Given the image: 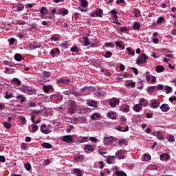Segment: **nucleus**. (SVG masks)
I'll list each match as a JSON object with an SVG mask.
<instances>
[{
    "label": "nucleus",
    "instance_id": "38",
    "mask_svg": "<svg viewBox=\"0 0 176 176\" xmlns=\"http://www.w3.org/2000/svg\"><path fill=\"white\" fill-rule=\"evenodd\" d=\"M51 41H53L54 42H57V41H58V39H60V36H58V34H54L51 36L50 38Z\"/></svg>",
    "mask_w": 176,
    "mask_h": 176
},
{
    "label": "nucleus",
    "instance_id": "2",
    "mask_svg": "<svg viewBox=\"0 0 176 176\" xmlns=\"http://www.w3.org/2000/svg\"><path fill=\"white\" fill-rule=\"evenodd\" d=\"M146 60H148V56L145 54H142L138 57L136 64L138 65H142V64L146 63Z\"/></svg>",
    "mask_w": 176,
    "mask_h": 176
},
{
    "label": "nucleus",
    "instance_id": "31",
    "mask_svg": "<svg viewBox=\"0 0 176 176\" xmlns=\"http://www.w3.org/2000/svg\"><path fill=\"white\" fill-rule=\"evenodd\" d=\"M100 118H101V115L98 113H94L91 116V119L93 120H97V119H100Z\"/></svg>",
    "mask_w": 176,
    "mask_h": 176
},
{
    "label": "nucleus",
    "instance_id": "24",
    "mask_svg": "<svg viewBox=\"0 0 176 176\" xmlns=\"http://www.w3.org/2000/svg\"><path fill=\"white\" fill-rule=\"evenodd\" d=\"M141 109H142V106L140 104V103L134 104L133 111H135V112H140Z\"/></svg>",
    "mask_w": 176,
    "mask_h": 176
},
{
    "label": "nucleus",
    "instance_id": "8",
    "mask_svg": "<svg viewBox=\"0 0 176 176\" xmlns=\"http://www.w3.org/2000/svg\"><path fill=\"white\" fill-rule=\"evenodd\" d=\"M41 131L43 134H50L52 133V129L50 127L46 128V124H43L41 126Z\"/></svg>",
    "mask_w": 176,
    "mask_h": 176
},
{
    "label": "nucleus",
    "instance_id": "52",
    "mask_svg": "<svg viewBox=\"0 0 176 176\" xmlns=\"http://www.w3.org/2000/svg\"><path fill=\"white\" fill-rule=\"evenodd\" d=\"M3 126H4V127H6V129H9L12 128V124H10V122H4Z\"/></svg>",
    "mask_w": 176,
    "mask_h": 176
},
{
    "label": "nucleus",
    "instance_id": "49",
    "mask_svg": "<svg viewBox=\"0 0 176 176\" xmlns=\"http://www.w3.org/2000/svg\"><path fill=\"white\" fill-rule=\"evenodd\" d=\"M71 52L72 53H78L79 52V48L77 46H74L71 48Z\"/></svg>",
    "mask_w": 176,
    "mask_h": 176
},
{
    "label": "nucleus",
    "instance_id": "63",
    "mask_svg": "<svg viewBox=\"0 0 176 176\" xmlns=\"http://www.w3.org/2000/svg\"><path fill=\"white\" fill-rule=\"evenodd\" d=\"M168 141L169 142H174V141H175V138H174V137L173 135H169V138L168 139Z\"/></svg>",
    "mask_w": 176,
    "mask_h": 176
},
{
    "label": "nucleus",
    "instance_id": "59",
    "mask_svg": "<svg viewBox=\"0 0 176 176\" xmlns=\"http://www.w3.org/2000/svg\"><path fill=\"white\" fill-rule=\"evenodd\" d=\"M106 47H115V44L112 42L105 44Z\"/></svg>",
    "mask_w": 176,
    "mask_h": 176
},
{
    "label": "nucleus",
    "instance_id": "58",
    "mask_svg": "<svg viewBox=\"0 0 176 176\" xmlns=\"http://www.w3.org/2000/svg\"><path fill=\"white\" fill-rule=\"evenodd\" d=\"M165 86L162 85V84H160L158 85L157 86H156V90H163V89H164Z\"/></svg>",
    "mask_w": 176,
    "mask_h": 176
},
{
    "label": "nucleus",
    "instance_id": "1",
    "mask_svg": "<svg viewBox=\"0 0 176 176\" xmlns=\"http://www.w3.org/2000/svg\"><path fill=\"white\" fill-rule=\"evenodd\" d=\"M20 90H21L23 93L28 94L29 96H32V94H35V93H36V90H35V89L27 85H22L20 87Z\"/></svg>",
    "mask_w": 176,
    "mask_h": 176
},
{
    "label": "nucleus",
    "instance_id": "10",
    "mask_svg": "<svg viewBox=\"0 0 176 176\" xmlns=\"http://www.w3.org/2000/svg\"><path fill=\"white\" fill-rule=\"evenodd\" d=\"M56 82L58 84L68 85V83L69 82H71V80H69V78H68L67 77H63V78H58V80H56Z\"/></svg>",
    "mask_w": 176,
    "mask_h": 176
},
{
    "label": "nucleus",
    "instance_id": "6",
    "mask_svg": "<svg viewBox=\"0 0 176 176\" xmlns=\"http://www.w3.org/2000/svg\"><path fill=\"white\" fill-rule=\"evenodd\" d=\"M95 147L91 144H85L84 146V151L86 153H90L94 152Z\"/></svg>",
    "mask_w": 176,
    "mask_h": 176
},
{
    "label": "nucleus",
    "instance_id": "15",
    "mask_svg": "<svg viewBox=\"0 0 176 176\" xmlns=\"http://www.w3.org/2000/svg\"><path fill=\"white\" fill-rule=\"evenodd\" d=\"M56 14H58L59 16H67V14H68V9H59L58 12H56Z\"/></svg>",
    "mask_w": 176,
    "mask_h": 176
},
{
    "label": "nucleus",
    "instance_id": "13",
    "mask_svg": "<svg viewBox=\"0 0 176 176\" xmlns=\"http://www.w3.org/2000/svg\"><path fill=\"white\" fill-rule=\"evenodd\" d=\"M119 102L120 101L118 98H113L109 100V104L110 107H111L112 108H115L116 105L119 104Z\"/></svg>",
    "mask_w": 176,
    "mask_h": 176
},
{
    "label": "nucleus",
    "instance_id": "32",
    "mask_svg": "<svg viewBox=\"0 0 176 176\" xmlns=\"http://www.w3.org/2000/svg\"><path fill=\"white\" fill-rule=\"evenodd\" d=\"M16 98L18 100H20L21 104H23V102H25V96L24 95H17Z\"/></svg>",
    "mask_w": 176,
    "mask_h": 176
},
{
    "label": "nucleus",
    "instance_id": "12",
    "mask_svg": "<svg viewBox=\"0 0 176 176\" xmlns=\"http://www.w3.org/2000/svg\"><path fill=\"white\" fill-rule=\"evenodd\" d=\"M36 115H38V112L36 111H33L31 113V121L32 122V123H34L35 124H38V123H41V120L38 119L36 121H35V118H36Z\"/></svg>",
    "mask_w": 176,
    "mask_h": 176
},
{
    "label": "nucleus",
    "instance_id": "22",
    "mask_svg": "<svg viewBox=\"0 0 176 176\" xmlns=\"http://www.w3.org/2000/svg\"><path fill=\"white\" fill-rule=\"evenodd\" d=\"M139 104L142 107H148V101L146 100V99L144 98H140Z\"/></svg>",
    "mask_w": 176,
    "mask_h": 176
},
{
    "label": "nucleus",
    "instance_id": "25",
    "mask_svg": "<svg viewBox=\"0 0 176 176\" xmlns=\"http://www.w3.org/2000/svg\"><path fill=\"white\" fill-rule=\"evenodd\" d=\"M120 109L122 111V112H129L130 111V107L127 104H125L120 107Z\"/></svg>",
    "mask_w": 176,
    "mask_h": 176
},
{
    "label": "nucleus",
    "instance_id": "28",
    "mask_svg": "<svg viewBox=\"0 0 176 176\" xmlns=\"http://www.w3.org/2000/svg\"><path fill=\"white\" fill-rule=\"evenodd\" d=\"M43 91H45V93H49L50 90H53V86L43 85Z\"/></svg>",
    "mask_w": 176,
    "mask_h": 176
},
{
    "label": "nucleus",
    "instance_id": "61",
    "mask_svg": "<svg viewBox=\"0 0 176 176\" xmlns=\"http://www.w3.org/2000/svg\"><path fill=\"white\" fill-rule=\"evenodd\" d=\"M25 168L28 170V171H30L31 170V164H25Z\"/></svg>",
    "mask_w": 176,
    "mask_h": 176
},
{
    "label": "nucleus",
    "instance_id": "51",
    "mask_svg": "<svg viewBox=\"0 0 176 176\" xmlns=\"http://www.w3.org/2000/svg\"><path fill=\"white\" fill-rule=\"evenodd\" d=\"M42 146L43 148H46L47 149H50V148H52V144L50 143H43Z\"/></svg>",
    "mask_w": 176,
    "mask_h": 176
},
{
    "label": "nucleus",
    "instance_id": "50",
    "mask_svg": "<svg viewBox=\"0 0 176 176\" xmlns=\"http://www.w3.org/2000/svg\"><path fill=\"white\" fill-rule=\"evenodd\" d=\"M90 45V41L89 40V37H85L84 38V46H89Z\"/></svg>",
    "mask_w": 176,
    "mask_h": 176
},
{
    "label": "nucleus",
    "instance_id": "47",
    "mask_svg": "<svg viewBox=\"0 0 176 176\" xmlns=\"http://www.w3.org/2000/svg\"><path fill=\"white\" fill-rule=\"evenodd\" d=\"M104 95H105V92L102 91H98L96 92V96H97L98 97H102Z\"/></svg>",
    "mask_w": 176,
    "mask_h": 176
},
{
    "label": "nucleus",
    "instance_id": "48",
    "mask_svg": "<svg viewBox=\"0 0 176 176\" xmlns=\"http://www.w3.org/2000/svg\"><path fill=\"white\" fill-rule=\"evenodd\" d=\"M80 3H81V6L82 8H87V5H88L87 1H86V0H80Z\"/></svg>",
    "mask_w": 176,
    "mask_h": 176
},
{
    "label": "nucleus",
    "instance_id": "20",
    "mask_svg": "<svg viewBox=\"0 0 176 176\" xmlns=\"http://www.w3.org/2000/svg\"><path fill=\"white\" fill-rule=\"evenodd\" d=\"M87 141H89V138L87 137L79 136L78 138V142L80 144H83V142H87Z\"/></svg>",
    "mask_w": 176,
    "mask_h": 176
},
{
    "label": "nucleus",
    "instance_id": "45",
    "mask_svg": "<svg viewBox=\"0 0 176 176\" xmlns=\"http://www.w3.org/2000/svg\"><path fill=\"white\" fill-rule=\"evenodd\" d=\"M12 82H13V83H15L16 85H18V86H20V85H21V81H20L17 78H14L12 80Z\"/></svg>",
    "mask_w": 176,
    "mask_h": 176
},
{
    "label": "nucleus",
    "instance_id": "30",
    "mask_svg": "<svg viewBox=\"0 0 176 176\" xmlns=\"http://www.w3.org/2000/svg\"><path fill=\"white\" fill-rule=\"evenodd\" d=\"M142 159L143 162H149L151 160V155L149 154H144L142 156Z\"/></svg>",
    "mask_w": 176,
    "mask_h": 176
},
{
    "label": "nucleus",
    "instance_id": "40",
    "mask_svg": "<svg viewBox=\"0 0 176 176\" xmlns=\"http://www.w3.org/2000/svg\"><path fill=\"white\" fill-rule=\"evenodd\" d=\"M116 45L118 46L120 49H122V50H124V45H122V41H116Z\"/></svg>",
    "mask_w": 176,
    "mask_h": 176
},
{
    "label": "nucleus",
    "instance_id": "46",
    "mask_svg": "<svg viewBox=\"0 0 176 176\" xmlns=\"http://www.w3.org/2000/svg\"><path fill=\"white\" fill-rule=\"evenodd\" d=\"M147 90L149 93H153L156 90V86L148 87Z\"/></svg>",
    "mask_w": 176,
    "mask_h": 176
},
{
    "label": "nucleus",
    "instance_id": "62",
    "mask_svg": "<svg viewBox=\"0 0 176 176\" xmlns=\"http://www.w3.org/2000/svg\"><path fill=\"white\" fill-rule=\"evenodd\" d=\"M50 164V160L49 159L45 160L43 162V166H47V164Z\"/></svg>",
    "mask_w": 176,
    "mask_h": 176
},
{
    "label": "nucleus",
    "instance_id": "11",
    "mask_svg": "<svg viewBox=\"0 0 176 176\" xmlns=\"http://www.w3.org/2000/svg\"><path fill=\"white\" fill-rule=\"evenodd\" d=\"M115 138H113V137L111 136V137H105L103 139V142H104V145H111V144H112V142H113Z\"/></svg>",
    "mask_w": 176,
    "mask_h": 176
},
{
    "label": "nucleus",
    "instance_id": "35",
    "mask_svg": "<svg viewBox=\"0 0 176 176\" xmlns=\"http://www.w3.org/2000/svg\"><path fill=\"white\" fill-rule=\"evenodd\" d=\"M164 89L166 90V94H170V93L173 92V87L168 85H165Z\"/></svg>",
    "mask_w": 176,
    "mask_h": 176
},
{
    "label": "nucleus",
    "instance_id": "37",
    "mask_svg": "<svg viewBox=\"0 0 176 176\" xmlns=\"http://www.w3.org/2000/svg\"><path fill=\"white\" fill-rule=\"evenodd\" d=\"M107 116L110 119H112V120H115V119H116V116H115V113L113 111H109L107 113Z\"/></svg>",
    "mask_w": 176,
    "mask_h": 176
},
{
    "label": "nucleus",
    "instance_id": "42",
    "mask_svg": "<svg viewBox=\"0 0 176 176\" xmlns=\"http://www.w3.org/2000/svg\"><path fill=\"white\" fill-rule=\"evenodd\" d=\"M38 129L39 128H38V125H36L35 124H32V133H36V131H38Z\"/></svg>",
    "mask_w": 176,
    "mask_h": 176
},
{
    "label": "nucleus",
    "instance_id": "33",
    "mask_svg": "<svg viewBox=\"0 0 176 176\" xmlns=\"http://www.w3.org/2000/svg\"><path fill=\"white\" fill-rule=\"evenodd\" d=\"M129 56H135V52L131 47H126Z\"/></svg>",
    "mask_w": 176,
    "mask_h": 176
},
{
    "label": "nucleus",
    "instance_id": "5",
    "mask_svg": "<svg viewBox=\"0 0 176 176\" xmlns=\"http://www.w3.org/2000/svg\"><path fill=\"white\" fill-rule=\"evenodd\" d=\"M104 10L101 8H98L96 12H91L90 16L91 17H102V14Z\"/></svg>",
    "mask_w": 176,
    "mask_h": 176
},
{
    "label": "nucleus",
    "instance_id": "43",
    "mask_svg": "<svg viewBox=\"0 0 176 176\" xmlns=\"http://www.w3.org/2000/svg\"><path fill=\"white\" fill-rule=\"evenodd\" d=\"M87 104L89 107H94L95 108L97 107V102L94 100H91L88 102Z\"/></svg>",
    "mask_w": 176,
    "mask_h": 176
},
{
    "label": "nucleus",
    "instance_id": "44",
    "mask_svg": "<svg viewBox=\"0 0 176 176\" xmlns=\"http://www.w3.org/2000/svg\"><path fill=\"white\" fill-rule=\"evenodd\" d=\"M4 72L6 74H14V69H9V68L6 67L5 69Z\"/></svg>",
    "mask_w": 176,
    "mask_h": 176
},
{
    "label": "nucleus",
    "instance_id": "4",
    "mask_svg": "<svg viewBox=\"0 0 176 176\" xmlns=\"http://www.w3.org/2000/svg\"><path fill=\"white\" fill-rule=\"evenodd\" d=\"M75 112H76V104L75 102L72 101L69 105L68 113H70V115H74Z\"/></svg>",
    "mask_w": 176,
    "mask_h": 176
},
{
    "label": "nucleus",
    "instance_id": "27",
    "mask_svg": "<svg viewBox=\"0 0 176 176\" xmlns=\"http://www.w3.org/2000/svg\"><path fill=\"white\" fill-rule=\"evenodd\" d=\"M85 157H83L82 155L78 154L76 155V156H74V159L75 160V162H82V160H83Z\"/></svg>",
    "mask_w": 176,
    "mask_h": 176
},
{
    "label": "nucleus",
    "instance_id": "7",
    "mask_svg": "<svg viewBox=\"0 0 176 176\" xmlns=\"http://www.w3.org/2000/svg\"><path fill=\"white\" fill-rule=\"evenodd\" d=\"M50 73L49 72H44L43 73V76L41 78V82H50Z\"/></svg>",
    "mask_w": 176,
    "mask_h": 176
},
{
    "label": "nucleus",
    "instance_id": "54",
    "mask_svg": "<svg viewBox=\"0 0 176 176\" xmlns=\"http://www.w3.org/2000/svg\"><path fill=\"white\" fill-rule=\"evenodd\" d=\"M135 17L138 18L141 16V12L140 10H135L134 12Z\"/></svg>",
    "mask_w": 176,
    "mask_h": 176
},
{
    "label": "nucleus",
    "instance_id": "16",
    "mask_svg": "<svg viewBox=\"0 0 176 176\" xmlns=\"http://www.w3.org/2000/svg\"><path fill=\"white\" fill-rule=\"evenodd\" d=\"M23 9H24V6L23 4H18L12 7V10H14V12H16V10L17 12H21V10H23Z\"/></svg>",
    "mask_w": 176,
    "mask_h": 176
},
{
    "label": "nucleus",
    "instance_id": "29",
    "mask_svg": "<svg viewBox=\"0 0 176 176\" xmlns=\"http://www.w3.org/2000/svg\"><path fill=\"white\" fill-rule=\"evenodd\" d=\"M74 174H75L77 176H82L83 175V173H82V170L79 168H74L73 170Z\"/></svg>",
    "mask_w": 176,
    "mask_h": 176
},
{
    "label": "nucleus",
    "instance_id": "34",
    "mask_svg": "<svg viewBox=\"0 0 176 176\" xmlns=\"http://www.w3.org/2000/svg\"><path fill=\"white\" fill-rule=\"evenodd\" d=\"M155 71L158 74L160 72H163V71H164V67H163L162 65H157L155 67Z\"/></svg>",
    "mask_w": 176,
    "mask_h": 176
},
{
    "label": "nucleus",
    "instance_id": "57",
    "mask_svg": "<svg viewBox=\"0 0 176 176\" xmlns=\"http://www.w3.org/2000/svg\"><path fill=\"white\" fill-rule=\"evenodd\" d=\"M12 97H13V94H9L8 91L6 92L5 98H6V100H9V98H12Z\"/></svg>",
    "mask_w": 176,
    "mask_h": 176
},
{
    "label": "nucleus",
    "instance_id": "60",
    "mask_svg": "<svg viewBox=\"0 0 176 176\" xmlns=\"http://www.w3.org/2000/svg\"><path fill=\"white\" fill-rule=\"evenodd\" d=\"M8 42L10 43V45L12 46V45H13L14 42H16V39L14 38H11L8 39Z\"/></svg>",
    "mask_w": 176,
    "mask_h": 176
},
{
    "label": "nucleus",
    "instance_id": "41",
    "mask_svg": "<svg viewBox=\"0 0 176 176\" xmlns=\"http://www.w3.org/2000/svg\"><path fill=\"white\" fill-rule=\"evenodd\" d=\"M14 59L16 61H21L23 60V56L20 54H16L14 56Z\"/></svg>",
    "mask_w": 176,
    "mask_h": 176
},
{
    "label": "nucleus",
    "instance_id": "55",
    "mask_svg": "<svg viewBox=\"0 0 176 176\" xmlns=\"http://www.w3.org/2000/svg\"><path fill=\"white\" fill-rule=\"evenodd\" d=\"M116 175L117 176H127V174L123 171H117L116 172Z\"/></svg>",
    "mask_w": 176,
    "mask_h": 176
},
{
    "label": "nucleus",
    "instance_id": "36",
    "mask_svg": "<svg viewBox=\"0 0 176 176\" xmlns=\"http://www.w3.org/2000/svg\"><path fill=\"white\" fill-rule=\"evenodd\" d=\"M156 137L160 141H164V138L163 137V135H162V133H160V131H157Z\"/></svg>",
    "mask_w": 176,
    "mask_h": 176
},
{
    "label": "nucleus",
    "instance_id": "26",
    "mask_svg": "<svg viewBox=\"0 0 176 176\" xmlns=\"http://www.w3.org/2000/svg\"><path fill=\"white\" fill-rule=\"evenodd\" d=\"M114 129L116 130H118V131L126 132L129 130V126H126L123 129V128L120 126H114Z\"/></svg>",
    "mask_w": 176,
    "mask_h": 176
},
{
    "label": "nucleus",
    "instance_id": "3",
    "mask_svg": "<svg viewBox=\"0 0 176 176\" xmlns=\"http://www.w3.org/2000/svg\"><path fill=\"white\" fill-rule=\"evenodd\" d=\"M127 156V153L123 150H118L116 153L115 157L118 160H122V159H124Z\"/></svg>",
    "mask_w": 176,
    "mask_h": 176
},
{
    "label": "nucleus",
    "instance_id": "9",
    "mask_svg": "<svg viewBox=\"0 0 176 176\" xmlns=\"http://www.w3.org/2000/svg\"><path fill=\"white\" fill-rule=\"evenodd\" d=\"M63 142H67V144H72L74 142V139H72V135H65L62 138Z\"/></svg>",
    "mask_w": 176,
    "mask_h": 176
},
{
    "label": "nucleus",
    "instance_id": "56",
    "mask_svg": "<svg viewBox=\"0 0 176 176\" xmlns=\"http://www.w3.org/2000/svg\"><path fill=\"white\" fill-rule=\"evenodd\" d=\"M103 56L106 58H109V57H112V52L109 51V52H106L105 54H103Z\"/></svg>",
    "mask_w": 176,
    "mask_h": 176
},
{
    "label": "nucleus",
    "instance_id": "19",
    "mask_svg": "<svg viewBox=\"0 0 176 176\" xmlns=\"http://www.w3.org/2000/svg\"><path fill=\"white\" fill-rule=\"evenodd\" d=\"M159 105H160V102L154 100L151 102V108H154V109H156V108L159 107Z\"/></svg>",
    "mask_w": 176,
    "mask_h": 176
},
{
    "label": "nucleus",
    "instance_id": "39",
    "mask_svg": "<svg viewBox=\"0 0 176 176\" xmlns=\"http://www.w3.org/2000/svg\"><path fill=\"white\" fill-rule=\"evenodd\" d=\"M59 46H60V47H62L63 49H68V46H69V45H68V41H64V42H63L62 43H60V44L59 45Z\"/></svg>",
    "mask_w": 176,
    "mask_h": 176
},
{
    "label": "nucleus",
    "instance_id": "23",
    "mask_svg": "<svg viewBox=\"0 0 176 176\" xmlns=\"http://www.w3.org/2000/svg\"><path fill=\"white\" fill-rule=\"evenodd\" d=\"M160 157L161 160H170V155L168 153H162Z\"/></svg>",
    "mask_w": 176,
    "mask_h": 176
},
{
    "label": "nucleus",
    "instance_id": "64",
    "mask_svg": "<svg viewBox=\"0 0 176 176\" xmlns=\"http://www.w3.org/2000/svg\"><path fill=\"white\" fill-rule=\"evenodd\" d=\"M131 69L135 75H138V69L135 67H131Z\"/></svg>",
    "mask_w": 176,
    "mask_h": 176
},
{
    "label": "nucleus",
    "instance_id": "21",
    "mask_svg": "<svg viewBox=\"0 0 176 176\" xmlns=\"http://www.w3.org/2000/svg\"><path fill=\"white\" fill-rule=\"evenodd\" d=\"M116 158V157L115 155L108 156V157L106 159V162L108 164H112Z\"/></svg>",
    "mask_w": 176,
    "mask_h": 176
},
{
    "label": "nucleus",
    "instance_id": "18",
    "mask_svg": "<svg viewBox=\"0 0 176 176\" xmlns=\"http://www.w3.org/2000/svg\"><path fill=\"white\" fill-rule=\"evenodd\" d=\"M160 109L162 112H168L170 111V107L167 104H163L160 106Z\"/></svg>",
    "mask_w": 176,
    "mask_h": 176
},
{
    "label": "nucleus",
    "instance_id": "53",
    "mask_svg": "<svg viewBox=\"0 0 176 176\" xmlns=\"http://www.w3.org/2000/svg\"><path fill=\"white\" fill-rule=\"evenodd\" d=\"M141 24L139 22H135L133 25L134 30H140Z\"/></svg>",
    "mask_w": 176,
    "mask_h": 176
},
{
    "label": "nucleus",
    "instance_id": "17",
    "mask_svg": "<svg viewBox=\"0 0 176 176\" xmlns=\"http://www.w3.org/2000/svg\"><path fill=\"white\" fill-rule=\"evenodd\" d=\"M50 53L52 56L56 57V54H60V49L53 48Z\"/></svg>",
    "mask_w": 176,
    "mask_h": 176
},
{
    "label": "nucleus",
    "instance_id": "14",
    "mask_svg": "<svg viewBox=\"0 0 176 176\" xmlns=\"http://www.w3.org/2000/svg\"><path fill=\"white\" fill-rule=\"evenodd\" d=\"M42 46V44L40 43H35L30 44V50H35V49H39Z\"/></svg>",
    "mask_w": 176,
    "mask_h": 176
}]
</instances>
